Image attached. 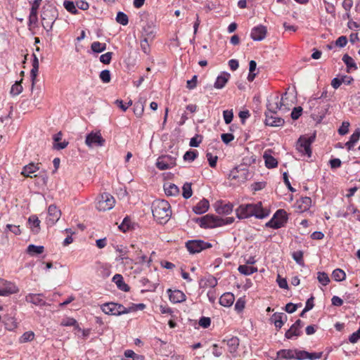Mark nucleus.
I'll return each instance as SVG.
<instances>
[{
    "label": "nucleus",
    "mask_w": 360,
    "mask_h": 360,
    "mask_svg": "<svg viewBox=\"0 0 360 360\" xmlns=\"http://www.w3.org/2000/svg\"><path fill=\"white\" fill-rule=\"evenodd\" d=\"M236 216L239 219H246L255 216L259 219H263L268 215L262 207V203L241 205L236 210Z\"/></svg>",
    "instance_id": "f257e3e1"
},
{
    "label": "nucleus",
    "mask_w": 360,
    "mask_h": 360,
    "mask_svg": "<svg viewBox=\"0 0 360 360\" xmlns=\"http://www.w3.org/2000/svg\"><path fill=\"white\" fill-rule=\"evenodd\" d=\"M154 219L160 224L166 223L172 215L170 205L165 200H155L152 205Z\"/></svg>",
    "instance_id": "f03ea898"
},
{
    "label": "nucleus",
    "mask_w": 360,
    "mask_h": 360,
    "mask_svg": "<svg viewBox=\"0 0 360 360\" xmlns=\"http://www.w3.org/2000/svg\"><path fill=\"white\" fill-rule=\"evenodd\" d=\"M199 222L201 228L213 229L226 224H231L233 222V217L222 218L213 214H207L202 217L198 218L195 220Z\"/></svg>",
    "instance_id": "7ed1b4c3"
},
{
    "label": "nucleus",
    "mask_w": 360,
    "mask_h": 360,
    "mask_svg": "<svg viewBox=\"0 0 360 360\" xmlns=\"http://www.w3.org/2000/svg\"><path fill=\"white\" fill-rule=\"evenodd\" d=\"M41 18L43 27L48 31L51 30L53 27V23L58 18V11L53 6H44Z\"/></svg>",
    "instance_id": "20e7f679"
},
{
    "label": "nucleus",
    "mask_w": 360,
    "mask_h": 360,
    "mask_svg": "<svg viewBox=\"0 0 360 360\" xmlns=\"http://www.w3.org/2000/svg\"><path fill=\"white\" fill-rule=\"evenodd\" d=\"M315 140V135L301 136L296 145L297 150L302 154L308 157L311 156V145Z\"/></svg>",
    "instance_id": "39448f33"
},
{
    "label": "nucleus",
    "mask_w": 360,
    "mask_h": 360,
    "mask_svg": "<svg viewBox=\"0 0 360 360\" xmlns=\"http://www.w3.org/2000/svg\"><path fill=\"white\" fill-rule=\"evenodd\" d=\"M287 221V212L284 210H278L274 214L271 220L266 224V226L277 229L284 226Z\"/></svg>",
    "instance_id": "423d86ee"
},
{
    "label": "nucleus",
    "mask_w": 360,
    "mask_h": 360,
    "mask_svg": "<svg viewBox=\"0 0 360 360\" xmlns=\"http://www.w3.org/2000/svg\"><path fill=\"white\" fill-rule=\"evenodd\" d=\"M115 200L112 195L104 193L98 199L96 209L100 212H105L112 209L115 206Z\"/></svg>",
    "instance_id": "0eeeda50"
},
{
    "label": "nucleus",
    "mask_w": 360,
    "mask_h": 360,
    "mask_svg": "<svg viewBox=\"0 0 360 360\" xmlns=\"http://www.w3.org/2000/svg\"><path fill=\"white\" fill-rule=\"evenodd\" d=\"M286 96L287 93L285 92L281 98L278 95L271 97L267 102L266 107L268 111L266 112L276 114L277 111L281 110L282 106L284 105L283 101Z\"/></svg>",
    "instance_id": "6e6552de"
},
{
    "label": "nucleus",
    "mask_w": 360,
    "mask_h": 360,
    "mask_svg": "<svg viewBox=\"0 0 360 360\" xmlns=\"http://www.w3.org/2000/svg\"><path fill=\"white\" fill-rule=\"evenodd\" d=\"M248 176V169L246 167L238 166L231 170L229 174V179L231 180H236L238 182L241 183L247 181Z\"/></svg>",
    "instance_id": "1a4fd4ad"
},
{
    "label": "nucleus",
    "mask_w": 360,
    "mask_h": 360,
    "mask_svg": "<svg viewBox=\"0 0 360 360\" xmlns=\"http://www.w3.org/2000/svg\"><path fill=\"white\" fill-rule=\"evenodd\" d=\"M186 247L190 253L195 254L211 248L212 245L201 240H193L188 241L186 243Z\"/></svg>",
    "instance_id": "9d476101"
},
{
    "label": "nucleus",
    "mask_w": 360,
    "mask_h": 360,
    "mask_svg": "<svg viewBox=\"0 0 360 360\" xmlns=\"http://www.w3.org/2000/svg\"><path fill=\"white\" fill-rule=\"evenodd\" d=\"M105 139L102 137L100 131L88 134L86 136L85 143L89 148L94 146L101 147L104 145Z\"/></svg>",
    "instance_id": "9b49d317"
},
{
    "label": "nucleus",
    "mask_w": 360,
    "mask_h": 360,
    "mask_svg": "<svg viewBox=\"0 0 360 360\" xmlns=\"http://www.w3.org/2000/svg\"><path fill=\"white\" fill-rule=\"evenodd\" d=\"M176 165V158L170 155H164L158 158L156 167L160 170L171 169Z\"/></svg>",
    "instance_id": "f8f14e48"
},
{
    "label": "nucleus",
    "mask_w": 360,
    "mask_h": 360,
    "mask_svg": "<svg viewBox=\"0 0 360 360\" xmlns=\"http://www.w3.org/2000/svg\"><path fill=\"white\" fill-rule=\"evenodd\" d=\"M61 212L56 205H49L48 208L47 224L53 225L59 220Z\"/></svg>",
    "instance_id": "ddd939ff"
},
{
    "label": "nucleus",
    "mask_w": 360,
    "mask_h": 360,
    "mask_svg": "<svg viewBox=\"0 0 360 360\" xmlns=\"http://www.w3.org/2000/svg\"><path fill=\"white\" fill-rule=\"evenodd\" d=\"M266 34V27L260 25L252 29L250 37L254 41H262L265 39Z\"/></svg>",
    "instance_id": "4468645a"
},
{
    "label": "nucleus",
    "mask_w": 360,
    "mask_h": 360,
    "mask_svg": "<svg viewBox=\"0 0 360 360\" xmlns=\"http://www.w3.org/2000/svg\"><path fill=\"white\" fill-rule=\"evenodd\" d=\"M276 114L265 112V124L270 127H281L284 124V120L276 116Z\"/></svg>",
    "instance_id": "2eb2a0df"
},
{
    "label": "nucleus",
    "mask_w": 360,
    "mask_h": 360,
    "mask_svg": "<svg viewBox=\"0 0 360 360\" xmlns=\"http://www.w3.org/2000/svg\"><path fill=\"white\" fill-rule=\"evenodd\" d=\"M43 294L30 293L25 296V301L36 306H44L46 303Z\"/></svg>",
    "instance_id": "dca6fc26"
},
{
    "label": "nucleus",
    "mask_w": 360,
    "mask_h": 360,
    "mask_svg": "<svg viewBox=\"0 0 360 360\" xmlns=\"http://www.w3.org/2000/svg\"><path fill=\"white\" fill-rule=\"evenodd\" d=\"M270 321L273 323L276 329H281L287 321V316L284 313H274L270 318Z\"/></svg>",
    "instance_id": "f3484780"
},
{
    "label": "nucleus",
    "mask_w": 360,
    "mask_h": 360,
    "mask_svg": "<svg viewBox=\"0 0 360 360\" xmlns=\"http://www.w3.org/2000/svg\"><path fill=\"white\" fill-rule=\"evenodd\" d=\"M169 300L172 302L179 303V302H182L186 300V295L181 290H176L172 291L171 290H169Z\"/></svg>",
    "instance_id": "a211bd4d"
},
{
    "label": "nucleus",
    "mask_w": 360,
    "mask_h": 360,
    "mask_svg": "<svg viewBox=\"0 0 360 360\" xmlns=\"http://www.w3.org/2000/svg\"><path fill=\"white\" fill-rule=\"evenodd\" d=\"M209 207V201L204 198L193 207V210L195 214H202L207 211Z\"/></svg>",
    "instance_id": "6ab92c4d"
},
{
    "label": "nucleus",
    "mask_w": 360,
    "mask_h": 360,
    "mask_svg": "<svg viewBox=\"0 0 360 360\" xmlns=\"http://www.w3.org/2000/svg\"><path fill=\"white\" fill-rule=\"evenodd\" d=\"M230 78V74L227 72H223L217 77L214 86L217 89L224 88Z\"/></svg>",
    "instance_id": "aec40b11"
},
{
    "label": "nucleus",
    "mask_w": 360,
    "mask_h": 360,
    "mask_svg": "<svg viewBox=\"0 0 360 360\" xmlns=\"http://www.w3.org/2000/svg\"><path fill=\"white\" fill-rule=\"evenodd\" d=\"M39 167L38 166V164L34 163H30L27 165H25L22 168V171L21 172V174L23 175L25 177H30L32 178V174L39 170Z\"/></svg>",
    "instance_id": "412c9836"
},
{
    "label": "nucleus",
    "mask_w": 360,
    "mask_h": 360,
    "mask_svg": "<svg viewBox=\"0 0 360 360\" xmlns=\"http://www.w3.org/2000/svg\"><path fill=\"white\" fill-rule=\"evenodd\" d=\"M235 300L233 294L231 292L224 293L219 298V303L224 307H230L233 304Z\"/></svg>",
    "instance_id": "4be33fe9"
},
{
    "label": "nucleus",
    "mask_w": 360,
    "mask_h": 360,
    "mask_svg": "<svg viewBox=\"0 0 360 360\" xmlns=\"http://www.w3.org/2000/svg\"><path fill=\"white\" fill-rule=\"evenodd\" d=\"M112 281L116 283L117 288L120 290L124 292L129 291L130 288L127 283H125L122 275L115 274L112 278Z\"/></svg>",
    "instance_id": "5701e85b"
},
{
    "label": "nucleus",
    "mask_w": 360,
    "mask_h": 360,
    "mask_svg": "<svg viewBox=\"0 0 360 360\" xmlns=\"http://www.w3.org/2000/svg\"><path fill=\"white\" fill-rule=\"evenodd\" d=\"M297 203L300 212H305L310 208L311 199L309 197H304L297 200Z\"/></svg>",
    "instance_id": "b1692460"
},
{
    "label": "nucleus",
    "mask_w": 360,
    "mask_h": 360,
    "mask_svg": "<svg viewBox=\"0 0 360 360\" xmlns=\"http://www.w3.org/2000/svg\"><path fill=\"white\" fill-rule=\"evenodd\" d=\"M360 138V129H356L354 132L351 135L349 140L345 143V146L348 150H351L355 143L359 140Z\"/></svg>",
    "instance_id": "393cba45"
},
{
    "label": "nucleus",
    "mask_w": 360,
    "mask_h": 360,
    "mask_svg": "<svg viewBox=\"0 0 360 360\" xmlns=\"http://www.w3.org/2000/svg\"><path fill=\"white\" fill-rule=\"evenodd\" d=\"M4 323L5 328L8 330H14L18 327V323L13 316L6 315L4 317Z\"/></svg>",
    "instance_id": "a878e982"
},
{
    "label": "nucleus",
    "mask_w": 360,
    "mask_h": 360,
    "mask_svg": "<svg viewBox=\"0 0 360 360\" xmlns=\"http://www.w3.org/2000/svg\"><path fill=\"white\" fill-rule=\"evenodd\" d=\"M226 342V345L230 353H235L239 346V339L237 337H232L229 340H223L222 342Z\"/></svg>",
    "instance_id": "bb28decb"
},
{
    "label": "nucleus",
    "mask_w": 360,
    "mask_h": 360,
    "mask_svg": "<svg viewBox=\"0 0 360 360\" xmlns=\"http://www.w3.org/2000/svg\"><path fill=\"white\" fill-rule=\"evenodd\" d=\"M145 103L146 99L141 98L137 102L134 103V112L136 117H141L143 115L144 112Z\"/></svg>",
    "instance_id": "cd10ccee"
},
{
    "label": "nucleus",
    "mask_w": 360,
    "mask_h": 360,
    "mask_svg": "<svg viewBox=\"0 0 360 360\" xmlns=\"http://www.w3.org/2000/svg\"><path fill=\"white\" fill-rule=\"evenodd\" d=\"M30 229L34 233H38L40 230V220L36 215H32L28 219Z\"/></svg>",
    "instance_id": "c85d7f7f"
},
{
    "label": "nucleus",
    "mask_w": 360,
    "mask_h": 360,
    "mask_svg": "<svg viewBox=\"0 0 360 360\" xmlns=\"http://www.w3.org/2000/svg\"><path fill=\"white\" fill-rule=\"evenodd\" d=\"M233 205L231 203H220L216 207V211L220 214H229L233 211Z\"/></svg>",
    "instance_id": "c756f323"
},
{
    "label": "nucleus",
    "mask_w": 360,
    "mask_h": 360,
    "mask_svg": "<svg viewBox=\"0 0 360 360\" xmlns=\"http://www.w3.org/2000/svg\"><path fill=\"white\" fill-rule=\"evenodd\" d=\"M101 310L103 313L108 315L117 316V310L115 309V302H108L101 305Z\"/></svg>",
    "instance_id": "7c9ffc66"
},
{
    "label": "nucleus",
    "mask_w": 360,
    "mask_h": 360,
    "mask_svg": "<svg viewBox=\"0 0 360 360\" xmlns=\"http://www.w3.org/2000/svg\"><path fill=\"white\" fill-rule=\"evenodd\" d=\"M263 158L264 159L265 165L267 168L272 169L277 167L278 161L271 155L265 152L263 155Z\"/></svg>",
    "instance_id": "2f4dec72"
},
{
    "label": "nucleus",
    "mask_w": 360,
    "mask_h": 360,
    "mask_svg": "<svg viewBox=\"0 0 360 360\" xmlns=\"http://www.w3.org/2000/svg\"><path fill=\"white\" fill-rule=\"evenodd\" d=\"M39 71V60L35 54H33L32 68L30 72L32 86L34 85L35 79Z\"/></svg>",
    "instance_id": "473e14b6"
},
{
    "label": "nucleus",
    "mask_w": 360,
    "mask_h": 360,
    "mask_svg": "<svg viewBox=\"0 0 360 360\" xmlns=\"http://www.w3.org/2000/svg\"><path fill=\"white\" fill-rule=\"evenodd\" d=\"M164 190L167 196H176L179 193L178 186L174 184H165L164 186Z\"/></svg>",
    "instance_id": "72a5a7b5"
},
{
    "label": "nucleus",
    "mask_w": 360,
    "mask_h": 360,
    "mask_svg": "<svg viewBox=\"0 0 360 360\" xmlns=\"http://www.w3.org/2000/svg\"><path fill=\"white\" fill-rule=\"evenodd\" d=\"M116 250L119 252V255L115 259L116 262L124 263V261H129L131 265L133 264V260L127 256V251L125 249L117 248Z\"/></svg>",
    "instance_id": "f704fd0d"
},
{
    "label": "nucleus",
    "mask_w": 360,
    "mask_h": 360,
    "mask_svg": "<svg viewBox=\"0 0 360 360\" xmlns=\"http://www.w3.org/2000/svg\"><path fill=\"white\" fill-rule=\"evenodd\" d=\"M295 349H281L277 352V358L284 359H295Z\"/></svg>",
    "instance_id": "c9c22d12"
},
{
    "label": "nucleus",
    "mask_w": 360,
    "mask_h": 360,
    "mask_svg": "<svg viewBox=\"0 0 360 360\" xmlns=\"http://www.w3.org/2000/svg\"><path fill=\"white\" fill-rule=\"evenodd\" d=\"M203 287L214 288L217 285V280L212 275H209L201 280Z\"/></svg>",
    "instance_id": "e433bc0d"
},
{
    "label": "nucleus",
    "mask_w": 360,
    "mask_h": 360,
    "mask_svg": "<svg viewBox=\"0 0 360 360\" xmlns=\"http://www.w3.org/2000/svg\"><path fill=\"white\" fill-rule=\"evenodd\" d=\"M44 251V248L42 245H29L27 248V252L30 255H39L43 253Z\"/></svg>",
    "instance_id": "4c0bfd02"
},
{
    "label": "nucleus",
    "mask_w": 360,
    "mask_h": 360,
    "mask_svg": "<svg viewBox=\"0 0 360 360\" xmlns=\"http://www.w3.org/2000/svg\"><path fill=\"white\" fill-rule=\"evenodd\" d=\"M342 61L346 65L348 69H353L354 70H357V65L354 62V59L349 56L348 54H345L342 57Z\"/></svg>",
    "instance_id": "58836bf2"
},
{
    "label": "nucleus",
    "mask_w": 360,
    "mask_h": 360,
    "mask_svg": "<svg viewBox=\"0 0 360 360\" xmlns=\"http://www.w3.org/2000/svg\"><path fill=\"white\" fill-rule=\"evenodd\" d=\"M238 271L243 275H251L257 271L256 267L247 265H240L238 269Z\"/></svg>",
    "instance_id": "ea45409f"
},
{
    "label": "nucleus",
    "mask_w": 360,
    "mask_h": 360,
    "mask_svg": "<svg viewBox=\"0 0 360 360\" xmlns=\"http://www.w3.org/2000/svg\"><path fill=\"white\" fill-rule=\"evenodd\" d=\"M301 335L300 329L294 326L293 324L291 327L286 331L285 334V337L287 339H291L293 336H300Z\"/></svg>",
    "instance_id": "a19ab883"
},
{
    "label": "nucleus",
    "mask_w": 360,
    "mask_h": 360,
    "mask_svg": "<svg viewBox=\"0 0 360 360\" xmlns=\"http://www.w3.org/2000/svg\"><path fill=\"white\" fill-rule=\"evenodd\" d=\"M332 278L335 281H342L346 278V274L343 270L340 269H336L332 273Z\"/></svg>",
    "instance_id": "79ce46f5"
},
{
    "label": "nucleus",
    "mask_w": 360,
    "mask_h": 360,
    "mask_svg": "<svg viewBox=\"0 0 360 360\" xmlns=\"http://www.w3.org/2000/svg\"><path fill=\"white\" fill-rule=\"evenodd\" d=\"M63 6L71 14L76 15L78 13L76 4L72 1H65Z\"/></svg>",
    "instance_id": "37998d69"
},
{
    "label": "nucleus",
    "mask_w": 360,
    "mask_h": 360,
    "mask_svg": "<svg viewBox=\"0 0 360 360\" xmlns=\"http://www.w3.org/2000/svg\"><path fill=\"white\" fill-rule=\"evenodd\" d=\"M91 49L95 53H101L106 49V44L99 41H94L91 44Z\"/></svg>",
    "instance_id": "c03bdc74"
},
{
    "label": "nucleus",
    "mask_w": 360,
    "mask_h": 360,
    "mask_svg": "<svg viewBox=\"0 0 360 360\" xmlns=\"http://www.w3.org/2000/svg\"><path fill=\"white\" fill-rule=\"evenodd\" d=\"M34 338V333L32 331H27L25 332L20 338L19 342L20 343H25L28 342H31Z\"/></svg>",
    "instance_id": "a18cd8bd"
},
{
    "label": "nucleus",
    "mask_w": 360,
    "mask_h": 360,
    "mask_svg": "<svg viewBox=\"0 0 360 360\" xmlns=\"http://www.w3.org/2000/svg\"><path fill=\"white\" fill-rule=\"evenodd\" d=\"M152 39L153 36H148V37H144L143 39L141 41V49L146 54H148L150 52V45L148 41H151Z\"/></svg>",
    "instance_id": "49530a36"
},
{
    "label": "nucleus",
    "mask_w": 360,
    "mask_h": 360,
    "mask_svg": "<svg viewBox=\"0 0 360 360\" xmlns=\"http://www.w3.org/2000/svg\"><path fill=\"white\" fill-rule=\"evenodd\" d=\"M183 193L182 195L184 198L188 199L192 196L193 191L191 188V183H185L182 187Z\"/></svg>",
    "instance_id": "de8ad7c7"
},
{
    "label": "nucleus",
    "mask_w": 360,
    "mask_h": 360,
    "mask_svg": "<svg viewBox=\"0 0 360 360\" xmlns=\"http://www.w3.org/2000/svg\"><path fill=\"white\" fill-rule=\"evenodd\" d=\"M116 21L122 25H127L129 22V18L124 13L120 11L117 14Z\"/></svg>",
    "instance_id": "09e8293b"
},
{
    "label": "nucleus",
    "mask_w": 360,
    "mask_h": 360,
    "mask_svg": "<svg viewBox=\"0 0 360 360\" xmlns=\"http://www.w3.org/2000/svg\"><path fill=\"white\" fill-rule=\"evenodd\" d=\"M293 259L300 265L304 264L303 252L301 250L293 252L292 254Z\"/></svg>",
    "instance_id": "8fccbe9b"
},
{
    "label": "nucleus",
    "mask_w": 360,
    "mask_h": 360,
    "mask_svg": "<svg viewBox=\"0 0 360 360\" xmlns=\"http://www.w3.org/2000/svg\"><path fill=\"white\" fill-rule=\"evenodd\" d=\"M317 279L323 285H326L330 282V278L328 274L325 272H319Z\"/></svg>",
    "instance_id": "3c124183"
},
{
    "label": "nucleus",
    "mask_w": 360,
    "mask_h": 360,
    "mask_svg": "<svg viewBox=\"0 0 360 360\" xmlns=\"http://www.w3.org/2000/svg\"><path fill=\"white\" fill-rule=\"evenodd\" d=\"M22 91V86L21 85V81L16 82L11 89V94L13 96H17Z\"/></svg>",
    "instance_id": "603ef678"
},
{
    "label": "nucleus",
    "mask_w": 360,
    "mask_h": 360,
    "mask_svg": "<svg viewBox=\"0 0 360 360\" xmlns=\"http://www.w3.org/2000/svg\"><path fill=\"white\" fill-rule=\"evenodd\" d=\"M115 309L117 310V316L130 313L129 307L127 308V307H124L122 304L115 303Z\"/></svg>",
    "instance_id": "864d4df0"
},
{
    "label": "nucleus",
    "mask_w": 360,
    "mask_h": 360,
    "mask_svg": "<svg viewBox=\"0 0 360 360\" xmlns=\"http://www.w3.org/2000/svg\"><path fill=\"white\" fill-rule=\"evenodd\" d=\"M198 156V152L196 150H188L184 155V160L185 161L193 162Z\"/></svg>",
    "instance_id": "5fc2aeb1"
},
{
    "label": "nucleus",
    "mask_w": 360,
    "mask_h": 360,
    "mask_svg": "<svg viewBox=\"0 0 360 360\" xmlns=\"http://www.w3.org/2000/svg\"><path fill=\"white\" fill-rule=\"evenodd\" d=\"M11 231L15 235L18 236L21 233V230L20 229V226L13 225V224H7L6 226L5 232Z\"/></svg>",
    "instance_id": "6e6d98bb"
},
{
    "label": "nucleus",
    "mask_w": 360,
    "mask_h": 360,
    "mask_svg": "<svg viewBox=\"0 0 360 360\" xmlns=\"http://www.w3.org/2000/svg\"><path fill=\"white\" fill-rule=\"evenodd\" d=\"M206 157L210 166L213 168L215 167L217 165L218 157L217 155H213L211 153H207Z\"/></svg>",
    "instance_id": "4d7b16f0"
},
{
    "label": "nucleus",
    "mask_w": 360,
    "mask_h": 360,
    "mask_svg": "<svg viewBox=\"0 0 360 360\" xmlns=\"http://www.w3.org/2000/svg\"><path fill=\"white\" fill-rule=\"evenodd\" d=\"M131 226V220L128 217H125L122 223L119 226V229L123 232L127 231Z\"/></svg>",
    "instance_id": "13d9d810"
},
{
    "label": "nucleus",
    "mask_w": 360,
    "mask_h": 360,
    "mask_svg": "<svg viewBox=\"0 0 360 360\" xmlns=\"http://www.w3.org/2000/svg\"><path fill=\"white\" fill-rule=\"evenodd\" d=\"M16 287L15 285H11L9 287H6L2 290H0V295H8L16 292Z\"/></svg>",
    "instance_id": "bf43d9fd"
},
{
    "label": "nucleus",
    "mask_w": 360,
    "mask_h": 360,
    "mask_svg": "<svg viewBox=\"0 0 360 360\" xmlns=\"http://www.w3.org/2000/svg\"><path fill=\"white\" fill-rule=\"evenodd\" d=\"M295 358L298 360H304L307 359L308 352L304 350L295 349Z\"/></svg>",
    "instance_id": "052dcab7"
},
{
    "label": "nucleus",
    "mask_w": 360,
    "mask_h": 360,
    "mask_svg": "<svg viewBox=\"0 0 360 360\" xmlns=\"http://www.w3.org/2000/svg\"><path fill=\"white\" fill-rule=\"evenodd\" d=\"M100 79L104 83H108L110 82V72L108 70H104L100 73Z\"/></svg>",
    "instance_id": "680f3d73"
},
{
    "label": "nucleus",
    "mask_w": 360,
    "mask_h": 360,
    "mask_svg": "<svg viewBox=\"0 0 360 360\" xmlns=\"http://www.w3.org/2000/svg\"><path fill=\"white\" fill-rule=\"evenodd\" d=\"M112 53L107 52L100 56V61L103 64H109L112 59Z\"/></svg>",
    "instance_id": "e2e57ef3"
},
{
    "label": "nucleus",
    "mask_w": 360,
    "mask_h": 360,
    "mask_svg": "<svg viewBox=\"0 0 360 360\" xmlns=\"http://www.w3.org/2000/svg\"><path fill=\"white\" fill-rule=\"evenodd\" d=\"M223 116L224 119V122L226 124H229L231 122L233 117V113L232 110H224L223 112Z\"/></svg>",
    "instance_id": "0e129e2a"
},
{
    "label": "nucleus",
    "mask_w": 360,
    "mask_h": 360,
    "mask_svg": "<svg viewBox=\"0 0 360 360\" xmlns=\"http://www.w3.org/2000/svg\"><path fill=\"white\" fill-rule=\"evenodd\" d=\"M199 326L203 328H207L210 326L211 320L209 317L202 316L199 320Z\"/></svg>",
    "instance_id": "69168bd1"
},
{
    "label": "nucleus",
    "mask_w": 360,
    "mask_h": 360,
    "mask_svg": "<svg viewBox=\"0 0 360 360\" xmlns=\"http://www.w3.org/2000/svg\"><path fill=\"white\" fill-rule=\"evenodd\" d=\"M349 122H343L342 123V125L338 129V133L340 135H345L348 133L349 131Z\"/></svg>",
    "instance_id": "338daca9"
},
{
    "label": "nucleus",
    "mask_w": 360,
    "mask_h": 360,
    "mask_svg": "<svg viewBox=\"0 0 360 360\" xmlns=\"http://www.w3.org/2000/svg\"><path fill=\"white\" fill-rule=\"evenodd\" d=\"M276 281L278 283V286L281 288H283V289L288 288V285L286 279L281 278V276L279 274L277 276Z\"/></svg>",
    "instance_id": "774afa93"
}]
</instances>
